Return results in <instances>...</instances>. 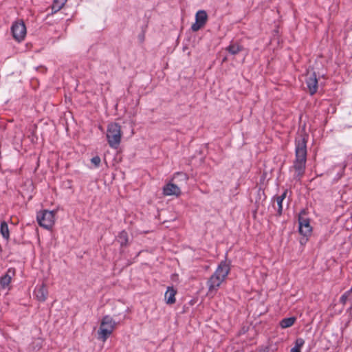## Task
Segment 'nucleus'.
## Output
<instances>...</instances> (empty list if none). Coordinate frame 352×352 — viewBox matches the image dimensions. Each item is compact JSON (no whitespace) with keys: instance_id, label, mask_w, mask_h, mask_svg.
I'll use <instances>...</instances> for the list:
<instances>
[{"instance_id":"17","label":"nucleus","mask_w":352,"mask_h":352,"mask_svg":"<svg viewBox=\"0 0 352 352\" xmlns=\"http://www.w3.org/2000/svg\"><path fill=\"white\" fill-rule=\"evenodd\" d=\"M118 240L121 246H126L129 241L127 232L125 230L121 231L118 236Z\"/></svg>"},{"instance_id":"15","label":"nucleus","mask_w":352,"mask_h":352,"mask_svg":"<svg viewBox=\"0 0 352 352\" xmlns=\"http://www.w3.org/2000/svg\"><path fill=\"white\" fill-rule=\"evenodd\" d=\"M226 50L232 55H236L243 50V47L237 43H231Z\"/></svg>"},{"instance_id":"4","label":"nucleus","mask_w":352,"mask_h":352,"mask_svg":"<svg viewBox=\"0 0 352 352\" xmlns=\"http://www.w3.org/2000/svg\"><path fill=\"white\" fill-rule=\"evenodd\" d=\"M116 326V321L110 316H104L101 320L100 326L98 331V338L102 342H105L113 333Z\"/></svg>"},{"instance_id":"10","label":"nucleus","mask_w":352,"mask_h":352,"mask_svg":"<svg viewBox=\"0 0 352 352\" xmlns=\"http://www.w3.org/2000/svg\"><path fill=\"white\" fill-rule=\"evenodd\" d=\"M14 275L15 270L14 268H9L6 273L0 277V289H9L10 284Z\"/></svg>"},{"instance_id":"24","label":"nucleus","mask_w":352,"mask_h":352,"mask_svg":"<svg viewBox=\"0 0 352 352\" xmlns=\"http://www.w3.org/2000/svg\"><path fill=\"white\" fill-rule=\"evenodd\" d=\"M38 341H39V340ZM36 347H37L38 349H39L41 347V342H38V343L36 344Z\"/></svg>"},{"instance_id":"5","label":"nucleus","mask_w":352,"mask_h":352,"mask_svg":"<svg viewBox=\"0 0 352 352\" xmlns=\"http://www.w3.org/2000/svg\"><path fill=\"white\" fill-rule=\"evenodd\" d=\"M55 211L43 210L37 213L36 219L41 227L47 230L52 228L55 222Z\"/></svg>"},{"instance_id":"14","label":"nucleus","mask_w":352,"mask_h":352,"mask_svg":"<svg viewBox=\"0 0 352 352\" xmlns=\"http://www.w3.org/2000/svg\"><path fill=\"white\" fill-rule=\"evenodd\" d=\"M287 194V190H285L281 195L276 196L274 199L276 201L277 204V212L278 215L280 216L282 214L283 212V201L285 199Z\"/></svg>"},{"instance_id":"16","label":"nucleus","mask_w":352,"mask_h":352,"mask_svg":"<svg viewBox=\"0 0 352 352\" xmlns=\"http://www.w3.org/2000/svg\"><path fill=\"white\" fill-rule=\"evenodd\" d=\"M296 320V318L295 317H289V318H283L280 322V326L283 329L289 328V327H292L295 323Z\"/></svg>"},{"instance_id":"19","label":"nucleus","mask_w":352,"mask_h":352,"mask_svg":"<svg viewBox=\"0 0 352 352\" xmlns=\"http://www.w3.org/2000/svg\"><path fill=\"white\" fill-rule=\"evenodd\" d=\"M305 344V340L302 338H298L295 341V345L291 349L290 352H301V348Z\"/></svg>"},{"instance_id":"21","label":"nucleus","mask_w":352,"mask_h":352,"mask_svg":"<svg viewBox=\"0 0 352 352\" xmlns=\"http://www.w3.org/2000/svg\"><path fill=\"white\" fill-rule=\"evenodd\" d=\"M67 1V0H54L52 9L56 12L58 11L64 6Z\"/></svg>"},{"instance_id":"3","label":"nucleus","mask_w":352,"mask_h":352,"mask_svg":"<svg viewBox=\"0 0 352 352\" xmlns=\"http://www.w3.org/2000/svg\"><path fill=\"white\" fill-rule=\"evenodd\" d=\"M121 126L119 124L112 122L108 124L107 130V139L110 147L117 148L122 138Z\"/></svg>"},{"instance_id":"18","label":"nucleus","mask_w":352,"mask_h":352,"mask_svg":"<svg viewBox=\"0 0 352 352\" xmlns=\"http://www.w3.org/2000/svg\"><path fill=\"white\" fill-rule=\"evenodd\" d=\"M0 232L4 239H9L10 232H9L8 226L6 221H2L1 223Z\"/></svg>"},{"instance_id":"1","label":"nucleus","mask_w":352,"mask_h":352,"mask_svg":"<svg viewBox=\"0 0 352 352\" xmlns=\"http://www.w3.org/2000/svg\"><path fill=\"white\" fill-rule=\"evenodd\" d=\"M230 271V264L226 260L222 261L218 265L213 274L207 281V295L213 297L217 292L222 283L226 280Z\"/></svg>"},{"instance_id":"13","label":"nucleus","mask_w":352,"mask_h":352,"mask_svg":"<svg viewBox=\"0 0 352 352\" xmlns=\"http://www.w3.org/2000/svg\"><path fill=\"white\" fill-rule=\"evenodd\" d=\"M177 294L176 289L173 287H168L165 293L164 298L166 304L173 305L175 302V295Z\"/></svg>"},{"instance_id":"22","label":"nucleus","mask_w":352,"mask_h":352,"mask_svg":"<svg viewBox=\"0 0 352 352\" xmlns=\"http://www.w3.org/2000/svg\"><path fill=\"white\" fill-rule=\"evenodd\" d=\"M177 177H180V179L186 182L188 180V176L186 173L182 172H177L174 175L173 179H175Z\"/></svg>"},{"instance_id":"11","label":"nucleus","mask_w":352,"mask_h":352,"mask_svg":"<svg viewBox=\"0 0 352 352\" xmlns=\"http://www.w3.org/2000/svg\"><path fill=\"white\" fill-rule=\"evenodd\" d=\"M34 295L40 302H45L48 296V289L45 283L37 285L34 291Z\"/></svg>"},{"instance_id":"2","label":"nucleus","mask_w":352,"mask_h":352,"mask_svg":"<svg viewBox=\"0 0 352 352\" xmlns=\"http://www.w3.org/2000/svg\"><path fill=\"white\" fill-rule=\"evenodd\" d=\"M307 139L300 136L296 139L295 155L293 168L295 170V178L299 180L305 173L307 162Z\"/></svg>"},{"instance_id":"12","label":"nucleus","mask_w":352,"mask_h":352,"mask_svg":"<svg viewBox=\"0 0 352 352\" xmlns=\"http://www.w3.org/2000/svg\"><path fill=\"white\" fill-rule=\"evenodd\" d=\"M163 194L166 196L178 197L181 195V190L176 184L169 182L164 186Z\"/></svg>"},{"instance_id":"7","label":"nucleus","mask_w":352,"mask_h":352,"mask_svg":"<svg viewBox=\"0 0 352 352\" xmlns=\"http://www.w3.org/2000/svg\"><path fill=\"white\" fill-rule=\"evenodd\" d=\"M13 37L15 40L21 41L24 39L26 35V28L23 21H16L11 28Z\"/></svg>"},{"instance_id":"9","label":"nucleus","mask_w":352,"mask_h":352,"mask_svg":"<svg viewBox=\"0 0 352 352\" xmlns=\"http://www.w3.org/2000/svg\"><path fill=\"white\" fill-rule=\"evenodd\" d=\"M305 82L309 94L311 95L316 94L318 90V78L314 72H307Z\"/></svg>"},{"instance_id":"23","label":"nucleus","mask_w":352,"mask_h":352,"mask_svg":"<svg viewBox=\"0 0 352 352\" xmlns=\"http://www.w3.org/2000/svg\"><path fill=\"white\" fill-rule=\"evenodd\" d=\"M91 163L94 165L95 167H98L100 166L101 160L99 156H95L91 160Z\"/></svg>"},{"instance_id":"6","label":"nucleus","mask_w":352,"mask_h":352,"mask_svg":"<svg viewBox=\"0 0 352 352\" xmlns=\"http://www.w3.org/2000/svg\"><path fill=\"white\" fill-rule=\"evenodd\" d=\"M298 223H299V228H298L299 232L301 235L303 236V237L300 239V243L302 245H304L307 243V241L308 240V237L311 234L312 228L310 226L309 219L302 217L300 214L298 217Z\"/></svg>"},{"instance_id":"20","label":"nucleus","mask_w":352,"mask_h":352,"mask_svg":"<svg viewBox=\"0 0 352 352\" xmlns=\"http://www.w3.org/2000/svg\"><path fill=\"white\" fill-rule=\"evenodd\" d=\"M348 300H350L351 302V305L350 307V309H352V294L350 292L347 291L340 297V301L342 305H345Z\"/></svg>"},{"instance_id":"8","label":"nucleus","mask_w":352,"mask_h":352,"mask_svg":"<svg viewBox=\"0 0 352 352\" xmlns=\"http://www.w3.org/2000/svg\"><path fill=\"white\" fill-rule=\"evenodd\" d=\"M207 21V12L204 10L197 11L195 14V23L192 25L191 30L193 32H197L206 25Z\"/></svg>"}]
</instances>
